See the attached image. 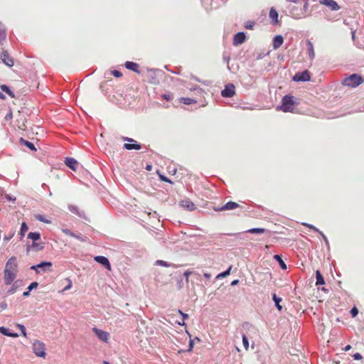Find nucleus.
Listing matches in <instances>:
<instances>
[{"mask_svg":"<svg viewBox=\"0 0 364 364\" xmlns=\"http://www.w3.org/2000/svg\"><path fill=\"white\" fill-rule=\"evenodd\" d=\"M363 82V77L358 74H352L350 76L344 78L342 84L350 87H355Z\"/></svg>","mask_w":364,"mask_h":364,"instance_id":"obj_3","label":"nucleus"},{"mask_svg":"<svg viewBox=\"0 0 364 364\" xmlns=\"http://www.w3.org/2000/svg\"><path fill=\"white\" fill-rule=\"evenodd\" d=\"M350 314H351V316L352 317H355L358 314V310L356 307H353L351 310H350Z\"/></svg>","mask_w":364,"mask_h":364,"instance_id":"obj_43","label":"nucleus"},{"mask_svg":"<svg viewBox=\"0 0 364 364\" xmlns=\"http://www.w3.org/2000/svg\"><path fill=\"white\" fill-rule=\"evenodd\" d=\"M33 353L37 357L45 358L46 357V346L44 343L40 341H35L32 346Z\"/></svg>","mask_w":364,"mask_h":364,"instance_id":"obj_4","label":"nucleus"},{"mask_svg":"<svg viewBox=\"0 0 364 364\" xmlns=\"http://www.w3.org/2000/svg\"><path fill=\"white\" fill-rule=\"evenodd\" d=\"M231 269H232V266H230L226 271L218 274L216 277V279H220V278H223V277H228L230 274Z\"/></svg>","mask_w":364,"mask_h":364,"instance_id":"obj_30","label":"nucleus"},{"mask_svg":"<svg viewBox=\"0 0 364 364\" xmlns=\"http://www.w3.org/2000/svg\"><path fill=\"white\" fill-rule=\"evenodd\" d=\"M306 44L308 46V54L311 60H313L315 57V53L314 49L313 43L309 41H306Z\"/></svg>","mask_w":364,"mask_h":364,"instance_id":"obj_20","label":"nucleus"},{"mask_svg":"<svg viewBox=\"0 0 364 364\" xmlns=\"http://www.w3.org/2000/svg\"><path fill=\"white\" fill-rule=\"evenodd\" d=\"M162 97H163L164 100H167V101H169V100H171V95H166V94H165V95H162Z\"/></svg>","mask_w":364,"mask_h":364,"instance_id":"obj_51","label":"nucleus"},{"mask_svg":"<svg viewBox=\"0 0 364 364\" xmlns=\"http://www.w3.org/2000/svg\"><path fill=\"white\" fill-rule=\"evenodd\" d=\"M95 260L105 267L108 270H111V265L109 259L104 256H97Z\"/></svg>","mask_w":364,"mask_h":364,"instance_id":"obj_13","label":"nucleus"},{"mask_svg":"<svg viewBox=\"0 0 364 364\" xmlns=\"http://www.w3.org/2000/svg\"><path fill=\"white\" fill-rule=\"evenodd\" d=\"M291 14H292V16H293L295 18H300V16H299L296 15L293 11L291 12Z\"/></svg>","mask_w":364,"mask_h":364,"instance_id":"obj_58","label":"nucleus"},{"mask_svg":"<svg viewBox=\"0 0 364 364\" xmlns=\"http://www.w3.org/2000/svg\"><path fill=\"white\" fill-rule=\"evenodd\" d=\"M316 285H323L325 284L324 278L323 277V276L319 270H316Z\"/></svg>","mask_w":364,"mask_h":364,"instance_id":"obj_22","label":"nucleus"},{"mask_svg":"<svg viewBox=\"0 0 364 364\" xmlns=\"http://www.w3.org/2000/svg\"><path fill=\"white\" fill-rule=\"evenodd\" d=\"M284 39L283 37L280 35L276 36L273 41V48L274 49L279 48L283 43Z\"/></svg>","mask_w":364,"mask_h":364,"instance_id":"obj_19","label":"nucleus"},{"mask_svg":"<svg viewBox=\"0 0 364 364\" xmlns=\"http://www.w3.org/2000/svg\"><path fill=\"white\" fill-rule=\"evenodd\" d=\"M179 101L185 105H191L197 102L196 100L189 97H181Z\"/></svg>","mask_w":364,"mask_h":364,"instance_id":"obj_24","label":"nucleus"},{"mask_svg":"<svg viewBox=\"0 0 364 364\" xmlns=\"http://www.w3.org/2000/svg\"><path fill=\"white\" fill-rule=\"evenodd\" d=\"M67 281H68V284L63 289V291H67V290L70 289L71 288L72 285H73V283H72V281L70 280V279L68 278Z\"/></svg>","mask_w":364,"mask_h":364,"instance_id":"obj_42","label":"nucleus"},{"mask_svg":"<svg viewBox=\"0 0 364 364\" xmlns=\"http://www.w3.org/2000/svg\"><path fill=\"white\" fill-rule=\"evenodd\" d=\"M35 218L38 221L43 222L44 223H50V221L47 220L43 215L38 214L35 215Z\"/></svg>","mask_w":364,"mask_h":364,"instance_id":"obj_33","label":"nucleus"},{"mask_svg":"<svg viewBox=\"0 0 364 364\" xmlns=\"http://www.w3.org/2000/svg\"><path fill=\"white\" fill-rule=\"evenodd\" d=\"M156 263L159 265H161V266H164V267H169L170 265L165 261H163V260H157L156 262Z\"/></svg>","mask_w":364,"mask_h":364,"instance_id":"obj_41","label":"nucleus"},{"mask_svg":"<svg viewBox=\"0 0 364 364\" xmlns=\"http://www.w3.org/2000/svg\"><path fill=\"white\" fill-rule=\"evenodd\" d=\"M235 93V86L232 84H229L225 86V89L222 91L221 95L224 97H231Z\"/></svg>","mask_w":364,"mask_h":364,"instance_id":"obj_10","label":"nucleus"},{"mask_svg":"<svg viewBox=\"0 0 364 364\" xmlns=\"http://www.w3.org/2000/svg\"><path fill=\"white\" fill-rule=\"evenodd\" d=\"M29 295H30V291H28H28H24V292L23 293V296H25V297H27V296H28Z\"/></svg>","mask_w":364,"mask_h":364,"instance_id":"obj_54","label":"nucleus"},{"mask_svg":"<svg viewBox=\"0 0 364 364\" xmlns=\"http://www.w3.org/2000/svg\"><path fill=\"white\" fill-rule=\"evenodd\" d=\"M274 259L278 262V263H279V264L280 267H281L282 269H284H284H287V265H286V264L284 263V262L282 260V257H281V256H280V255H275L274 256Z\"/></svg>","mask_w":364,"mask_h":364,"instance_id":"obj_23","label":"nucleus"},{"mask_svg":"<svg viewBox=\"0 0 364 364\" xmlns=\"http://www.w3.org/2000/svg\"><path fill=\"white\" fill-rule=\"evenodd\" d=\"M1 58L4 63L6 65L9 67H12L14 65V60L11 57H9L7 51H3L1 55Z\"/></svg>","mask_w":364,"mask_h":364,"instance_id":"obj_15","label":"nucleus"},{"mask_svg":"<svg viewBox=\"0 0 364 364\" xmlns=\"http://www.w3.org/2000/svg\"><path fill=\"white\" fill-rule=\"evenodd\" d=\"M0 98L1 99H5V96L4 95V94L2 92H0Z\"/></svg>","mask_w":364,"mask_h":364,"instance_id":"obj_61","label":"nucleus"},{"mask_svg":"<svg viewBox=\"0 0 364 364\" xmlns=\"http://www.w3.org/2000/svg\"><path fill=\"white\" fill-rule=\"evenodd\" d=\"M123 139H124V141L130 142V143H126L124 144V148L127 150H132V149L139 150L141 148V144H137L136 141H135L134 139H133L132 138L124 137Z\"/></svg>","mask_w":364,"mask_h":364,"instance_id":"obj_6","label":"nucleus"},{"mask_svg":"<svg viewBox=\"0 0 364 364\" xmlns=\"http://www.w3.org/2000/svg\"><path fill=\"white\" fill-rule=\"evenodd\" d=\"M181 281L180 282V284H179V289H181L182 287V284H181Z\"/></svg>","mask_w":364,"mask_h":364,"instance_id":"obj_62","label":"nucleus"},{"mask_svg":"<svg viewBox=\"0 0 364 364\" xmlns=\"http://www.w3.org/2000/svg\"><path fill=\"white\" fill-rule=\"evenodd\" d=\"M181 205L187 210L192 211L196 209L195 204L188 200H184L181 202Z\"/></svg>","mask_w":364,"mask_h":364,"instance_id":"obj_18","label":"nucleus"},{"mask_svg":"<svg viewBox=\"0 0 364 364\" xmlns=\"http://www.w3.org/2000/svg\"><path fill=\"white\" fill-rule=\"evenodd\" d=\"M254 25H255V23L253 22L247 23L245 25V28L247 29H252Z\"/></svg>","mask_w":364,"mask_h":364,"instance_id":"obj_48","label":"nucleus"},{"mask_svg":"<svg viewBox=\"0 0 364 364\" xmlns=\"http://www.w3.org/2000/svg\"><path fill=\"white\" fill-rule=\"evenodd\" d=\"M52 267V263L50 262H43L37 265H34L31 267L32 269H35L38 272V269H41L43 272L46 270V268H50Z\"/></svg>","mask_w":364,"mask_h":364,"instance_id":"obj_16","label":"nucleus"},{"mask_svg":"<svg viewBox=\"0 0 364 364\" xmlns=\"http://www.w3.org/2000/svg\"><path fill=\"white\" fill-rule=\"evenodd\" d=\"M204 277L207 279H210L211 278V274L210 273H204Z\"/></svg>","mask_w":364,"mask_h":364,"instance_id":"obj_52","label":"nucleus"},{"mask_svg":"<svg viewBox=\"0 0 364 364\" xmlns=\"http://www.w3.org/2000/svg\"><path fill=\"white\" fill-rule=\"evenodd\" d=\"M318 232L322 235L323 239H324V240L327 242V237H326V235L321 231H319Z\"/></svg>","mask_w":364,"mask_h":364,"instance_id":"obj_55","label":"nucleus"},{"mask_svg":"<svg viewBox=\"0 0 364 364\" xmlns=\"http://www.w3.org/2000/svg\"><path fill=\"white\" fill-rule=\"evenodd\" d=\"M127 69L130 70L137 74L140 73L139 65L132 61H127L124 64Z\"/></svg>","mask_w":364,"mask_h":364,"instance_id":"obj_12","label":"nucleus"},{"mask_svg":"<svg viewBox=\"0 0 364 364\" xmlns=\"http://www.w3.org/2000/svg\"><path fill=\"white\" fill-rule=\"evenodd\" d=\"M103 363H104V364H109V362L105 361V360L103 362Z\"/></svg>","mask_w":364,"mask_h":364,"instance_id":"obj_63","label":"nucleus"},{"mask_svg":"<svg viewBox=\"0 0 364 364\" xmlns=\"http://www.w3.org/2000/svg\"><path fill=\"white\" fill-rule=\"evenodd\" d=\"M304 226H306L308 227L309 229H311L313 230L314 232H318L319 230L318 228H316L315 226L312 225H310V224H307V223H304L303 224Z\"/></svg>","mask_w":364,"mask_h":364,"instance_id":"obj_40","label":"nucleus"},{"mask_svg":"<svg viewBox=\"0 0 364 364\" xmlns=\"http://www.w3.org/2000/svg\"><path fill=\"white\" fill-rule=\"evenodd\" d=\"M242 343H243V346H244V348H245V350H247L249 348V342H248V339L245 335L242 336Z\"/></svg>","mask_w":364,"mask_h":364,"instance_id":"obj_35","label":"nucleus"},{"mask_svg":"<svg viewBox=\"0 0 364 364\" xmlns=\"http://www.w3.org/2000/svg\"><path fill=\"white\" fill-rule=\"evenodd\" d=\"M318 1L321 4L328 7L331 11H338L340 9V6L334 0H318Z\"/></svg>","mask_w":364,"mask_h":364,"instance_id":"obj_9","label":"nucleus"},{"mask_svg":"<svg viewBox=\"0 0 364 364\" xmlns=\"http://www.w3.org/2000/svg\"><path fill=\"white\" fill-rule=\"evenodd\" d=\"M288 2L298 3L300 0H286Z\"/></svg>","mask_w":364,"mask_h":364,"instance_id":"obj_57","label":"nucleus"},{"mask_svg":"<svg viewBox=\"0 0 364 364\" xmlns=\"http://www.w3.org/2000/svg\"><path fill=\"white\" fill-rule=\"evenodd\" d=\"M193 341L191 339L189 341V348H188V351H191L193 350Z\"/></svg>","mask_w":364,"mask_h":364,"instance_id":"obj_49","label":"nucleus"},{"mask_svg":"<svg viewBox=\"0 0 364 364\" xmlns=\"http://www.w3.org/2000/svg\"><path fill=\"white\" fill-rule=\"evenodd\" d=\"M65 164L73 171H76L78 166V162L73 158L68 157L65 160Z\"/></svg>","mask_w":364,"mask_h":364,"instance_id":"obj_14","label":"nucleus"},{"mask_svg":"<svg viewBox=\"0 0 364 364\" xmlns=\"http://www.w3.org/2000/svg\"><path fill=\"white\" fill-rule=\"evenodd\" d=\"M266 230L264 228H252L248 230L247 232L252 234H262L265 232Z\"/></svg>","mask_w":364,"mask_h":364,"instance_id":"obj_28","label":"nucleus"},{"mask_svg":"<svg viewBox=\"0 0 364 364\" xmlns=\"http://www.w3.org/2000/svg\"><path fill=\"white\" fill-rule=\"evenodd\" d=\"M28 238L32 240L33 241H37L41 238V235L38 232H29L28 234Z\"/></svg>","mask_w":364,"mask_h":364,"instance_id":"obj_26","label":"nucleus"},{"mask_svg":"<svg viewBox=\"0 0 364 364\" xmlns=\"http://www.w3.org/2000/svg\"><path fill=\"white\" fill-rule=\"evenodd\" d=\"M28 226L26 225V223H23L21 224V229H20V235H21V238H22L23 237H24L25 235V233L28 231Z\"/></svg>","mask_w":364,"mask_h":364,"instance_id":"obj_31","label":"nucleus"},{"mask_svg":"<svg viewBox=\"0 0 364 364\" xmlns=\"http://www.w3.org/2000/svg\"><path fill=\"white\" fill-rule=\"evenodd\" d=\"M0 333H1L3 335L12 338H16L18 336V333L10 332L9 329L5 327H0Z\"/></svg>","mask_w":364,"mask_h":364,"instance_id":"obj_21","label":"nucleus"},{"mask_svg":"<svg viewBox=\"0 0 364 364\" xmlns=\"http://www.w3.org/2000/svg\"><path fill=\"white\" fill-rule=\"evenodd\" d=\"M294 97L292 95H285L282 100L279 109L284 112H292L295 107Z\"/></svg>","mask_w":364,"mask_h":364,"instance_id":"obj_2","label":"nucleus"},{"mask_svg":"<svg viewBox=\"0 0 364 364\" xmlns=\"http://www.w3.org/2000/svg\"><path fill=\"white\" fill-rule=\"evenodd\" d=\"M246 36L245 33L239 32L236 33L233 38V45L238 46L243 43L245 41Z\"/></svg>","mask_w":364,"mask_h":364,"instance_id":"obj_11","label":"nucleus"},{"mask_svg":"<svg viewBox=\"0 0 364 364\" xmlns=\"http://www.w3.org/2000/svg\"><path fill=\"white\" fill-rule=\"evenodd\" d=\"M4 198H5L7 200H9V201H13V202H15V201H16V197H14V196H11V195H9V194H6V195L4 196Z\"/></svg>","mask_w":364,"mask_h":364,"instance_id":"obj_39","label":"nucleus"},{"mask_svg":"<svg viewBox=\"0 0 364 364\" xmlns=\"http://www.w3.org/2000/svg\"><path fill=\"white\" fill-rule=\"evenodd\" d=\"M20 141L23 143L25 146L29 148L31 150H36L34 144L28 141L24 140L23 138H21Z\"/></svg>","mask_w":364,"mask_h":364,"instance_id":"obj_32","label":"nucleus"},{"mask_svg":"<svg viewBox=\"0 0 364 364\" xmlns=\"http://www.w3.org/2000/svg\"><path fill=\"white\" fill-rule=\"evenodd\" d=\"M353 358L355 360H361L362 359V355L359 353H355L353 355Z\"/></svg>","mask_w":364,"mask_h":364,"instance_id":"obj_47","label":"nucleus"},{"mask_svg":"<svg viewBox=\"0 0 364 364\" xmlns=\"http://www.w3.org/2000/svg\"><path fill=\"white\" fill-rule=\"evenodd\" d=\"M17 327L21 330L23 336L26 337V328L24 327V326L22 324H18Z\"/></svg>","mask_w":364,"mask_h":364,"instance_id":"obj_37","label":"nucleus"},{"mask_svg":"<svg viewBox=\"0 0 364 364\" xmlns=\"http://www.w3.org/2000/svg\"><path fill=\"white\" fill-rule=\"evenodd\" d=\"M269 16V18L272 20V24L275 25V24L278 23L279 15H278L277 10L274 8L272 7L270 9Z\"/></svg>","mask_w":364,"mask_h":364,"instance_id":"obj_17","label":"nucleus"},{"mask_svg":"<svg viewBox=\"0 0 364 364\" xmlns=\"http://www.w3.org/2000/svg\"><path fill=\"white\" fill-rule=\"evenodd\" d=\"M1 89L2 91L7 93L11 98L15 97V95H14V92L11 91L7 85H1Z\"/></svg>","mask_w":364,"mask_h":364,"instance_id":"obj_25","label":"nucleus"},{"mask_svg":"<svg viewBox=\"0 0 364 364\" xmlns=\"http://www.w3.org/2000/svg\"><path fill=\"white\" fill-rule=\"evenodd\" d=\"M63 232L64 233H65L66 235H70V236H71V237H77V236H75V234H74V233L71 232H70L69 230H68V229H64V230H63Z\"/></svg>","mask_w":364,"mask_h":364,"instance_id":"obj_46","label":"nucleus"},{"mask_svg":"<svg viewBox=\"0 0 364 364\" xmlns=\"http://www.w3.org/2000/svg\"><path fill=\"white\" fill-rule=\"evenodd\" d=\"M240 207V205L235 202L229 201L225 203L224 205L221 207L214 208L215 211H223V210H234Z\"/></svg>","mask_w":364,"mask_h":364,"instance_id":"obj_8","label":"nucleus"},{"mask_svg":"<svg viewBox=\"0 0 364 364\" xmlns=\"http://www.w3.org/2000/svg\"><path fill=\"white\" fill-rule=\"evenodd\" d=\"M178 311L183 317V321L178 322V324L181 326H185V321L188 318V315L187 314L183 313L181 310H178Z\"/></svg>","mask_w":364,"mask_h":364,"instance_id":"obj_34","label":"nucleus"},{"mask_svg":"<svg viewBox=\"0 0 364 364\" xmlns=\"http://www.w3.org/2000/svg\"><path fill=\"white\" fill-rule=\"evenodd\" d=\"M6 39V33L4 30L0 28V45Z\"/></svg>","mask_w":364,"mask_h":364,"instance_id":"obj_36","label":"nucleus"},{"mask_svg":"<svg viewBox=\"0 0 364 364\" xmlns=\"http://www.w3.org/2000/svg\"><path fill=\"white\" fill-rule=\"evenodd\" d=\"M112 73L116 77H120L122 75L121 72H119V70H112Z\"/></svg>","mask_w":364,"mask_h":364,"instance_id":"obj_45","label":"nucleus"},{"mask_svg":"<svg viewBox=\"0 0 364 364\" xmlns=\"http://www.w3.org/2000/svg\"><path fill=\"white\" fill-rule=\"evenodd\" d=\"M92 331L95 333V335L100 341L105 343L108 341L109 338V333L108 332L99 329L96 327H94L92 328Z\"/></svg>","mask_w":364,"mask_h":364,"instance_id":"obj_7","label":"nucleus"},{"mask_svg":"<svg viewBox=\"0 0 364 364\" xmlns=\"http://www.w3.org/2000/svg\"><path fill=\"white\" fill-rule=\"evenodd\" d=\"M238 283H239V280H238V279H235V280H233V281L231 282V285H232V286H235V285H237Z\"/></svg>","mask_w":364,"mask_h":364,"instance_id":"obj_53","label":"nucleus"},{"mask_svg":"<svg viewBox=\"0 0 364 364\" xmlns=\"http://www.w3.org/2000/svg\"><path fill=\"white\" fill-rule=\"evenodd\" d=\"M18 127H19L20 129H25V128H26V125H25V124H24V123H23V124H22V125H21V126H18Z\"/></svg>","mask_w":364,"mask_h":364,"instance_id":"obj_59","label":"nucleus"},{"mask_svg":"<svg viewBox=\"0 0 364 364\" xmlns=\"http://www.w3.org/2000/svg\"><path fill=\"white\" fill-rule=\"evenodd\" d=\"M31 247L33 248L36 251H39V250H43L44 246H43V243H42V242L38 243V242H36V241H33V243H32Z\"/></svg>","mask_w":364,"mask_h":364,"instance_id":"obj_27","label":"nucleus"},{"mask_svg":"<svg viewBox=\"0 0 364 364\" xmlns=\"http://www.w3.org/2000/svg\"><path fill=\"white\" fill-rule=\"evenodd\" d=\"M350 348H351V346L348 345V346H346L345 347L344 350H345V351H348V350H349Z\"/></svg>","mask_w":364,"mask_h":364,"instance_id":"obj_56","label":"nucleus"},{"mask_svg":"<svg viewBox=\"0 0 364 364\" xmlns=\"http://www.w3.org/2000/svg\"><path fill=\"white\" fill-rule=\"evenodd\" d=\"M38 282H33L28 287L27 289H28V291H31L32 289H36L38 287Z\"/></svg>","mask_w":364,"mask_h":364,"instance_id":"obj_38","label":"nucleus"},{"mask_svg":"<svg viewBox=\"0 0 364 364\" xmlns=\"http://www.w3.org/2000/svg\"><path fill=\"white\" fill-rule=\"evenodd\" d=\"M159 176H160V178L161 181L171 183V181L168 180L166 176H162V175H160Z\"/></svg>","mask_w":364,"mask_h":364,"instance_id":"obj_50","label":"nucleus"},{"mask_svg":"<svg viewBox=\"0 0 364 364\" xmlns=\"http://www.w3.org/2000/svg\"><path fill=\"white\" fill-rule=\"evenodd\" d=\"M192 274V272H191L190 270H186L183 275L184 277H186V282H188L189 281V276Z\"/></svg>","mask_w":364,"mask_h":364,"instance_id":"obj_44","label":"nucleus"},{"mask_svg":"<svg viewBox=\"0 0 364 364\" xmlns=\"http://www.w3.org/2000/svg\"><path fill=\"white\" fill-rule=\"evenodd\" d=\"M151 168H152L151 165H147L146 169L148 171H151Z\"/></svg>","mask_w":364,"mask_h":364,"instance_id":"obj_60","label":"nucleus"},{"mask_svg":"<svg viewBox=\"0 0 364 364\" xmlns=\"http://www.w3.org/2000/svg\"><path fill=\"white\" fill-rule=\"evenodd\" d=\"M17 263L15 257H11L6 262L4 269V282L6 285L11 284L16 277Z\"/></svg>","mask_w":364,"mask_h":364,"instance_id":"obj_1","label":"nucleus"},{"mask_svg":"<svg viewBox=\"0 0 364 364\" xmlns=\"http://www.w3.org/2000/svg\"><path fill=\"white\" fill-rule=\"evenodd\" d=\"M272 299L275 302V305L279 311H281L282 307L280 305V301H282V299L278 297L275 294H273Z\"/></svg>","mask_w":364,"mask_h":364,"instance_id":"obj_29","label":"nucleus"},{"mask_svg":"<svg viewBox=\"0 0 364 364\" xmlns=\"http://www.w3.org/2000/svg\"><path fill=\"white\" fill-rule=\"evenodd\" d=\"M311 80V75L308 70L301 73H297L293 77V80L296 82H306Z\"/></svg>","mask_w":364,"mask_h":364,"instance_id":"obj_5","label":"nucleus"}]
</instances>
